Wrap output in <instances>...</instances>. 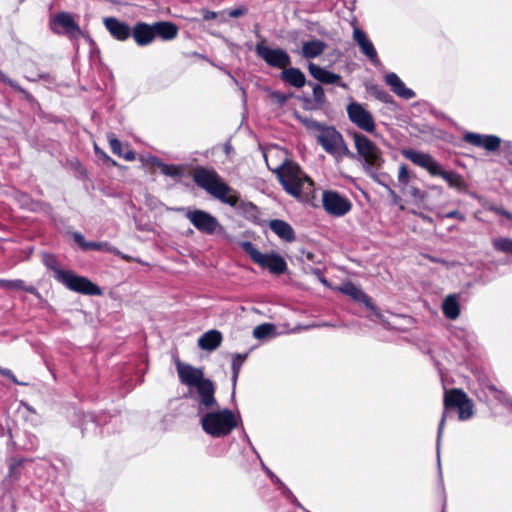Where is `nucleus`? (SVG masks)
I'll return each instance as SVG.
<instances>
[{"label":"nucleus","mask_w":512,"mask_h":512,"mask_svg":"<svg viewBox=\"0 0 512 512\" xmlns=\"http://www.w3.org/2000/svg\"><path fill=\"white\" fill-rule=\"evenodd\" d=\"M191 175L194 183L215 199L231 207L237 205L238 192L229 186L215 169L199 165L192 170Z\"/></svg>","instance_id":"obj_1"},{"label":"nucleus","mask_w":512,"mask_h":512,"mask_svg":"<svg viewBox=\"0 0 512 512\" xmlns=\"http://www.w3.org/2000/svg\"><path fill=\"white\" fill-rule=\"evenodd\" d=\"M179 380L182 384L196 387L200 397V404L205 408H213L218 406L215 398L214 383L204 377L201 368L193 367L190 364L183 363L177 356L174 359Z\"/></svg>","instance_id":"obj_2"},{"label":"nucleus","mask_w":512,"mask_h":512,"mask_svg":"<svg viewBox=\"0 0 512 512\" xmlns=\"http://www.w3.org/2000/svg\"><path fill=\"white\" fill-rule=\"evenodd\" d=\"M356 153L355 158L362 163L364 170L375 181H378V171L383 168L385 159L381 149L366 135L359 132H351Z\"/></svg>","instance_id":"obj_3"},{"label":"nucleus","mask_w":512,"mask_h":512,"mask_svg":"<svg viewBox=\"0 0 512 512\" xmlns=\"http://www.w3.org/2000/svg\"><path fill=\"white\" fill-rule=\"evenodd\" d=\"M401 154L415 165L427 170L431 176L442 177L451 188L461 189L464 186L463 178L458 173L444 170L430 154L414 149H403Z\"/></svg>","instance_id":"obj_4"},{"label":"nucleus","mask_w":512,"mask_h":512,"mask_svg":"<svg viewBox=\"0 0 512 512\" xmlns=\"http://www.w3.org/2000/svg\"><path fill=\"white\" fill-rule=\"evenodd\" d=\"M443 405L444 411L438 426V440L442 435L445 421L452 412H456L458 414V419L460 421L468 420L474 413L472 400L463 390L458 388L445 390Z\"/></svg>","instance_id":"obj_5"},{"label":"nucleus","mask_w":512,"mask_h":512,"mask_svg":"<svg viewBox=\"0 0 512 512\" xmlns=\"http://www.w3.org/2000/svg\"><path fill=\"white\" fill-rule=\"evenodd\" d=\"M200 422L202 429L214 438L225 437L238 426L234 412L228 408L208 412Z\"/></svg>","instance_id":"obj_6"},{"label":"nucleus","mask_w":512,"mask_h":512,"mask_svg":"<svg viewBox=\"0 0 512 512\" xmlns=\"http://www.w3.org/2000/svg\"><path fill=\"white\" fill-rule=\"evenodd\" d=\"M316 140L323 150L334 157L337 162L344 157L355 158V154L349 150L342 134L332 126L322 128L316 136Z\"/></svg>","instance_id":"obj_7"},{"label":"nucleus","mask_w":512,"mask_h":512,"mask_svg":"<svg viewBox=\"0 0 512 512\" xmlns=\"http://www.w3.org/2000/svg\"><path fill=\"white\" fill-rule=\"evenodd\" d=\"M274 172L284 190L295 197L301 195L303 183L310 181L308 176L302 172L300 166L289 160H285Z\"/></svg>","instance_id":"obj_8"},{"label":"nucleus","mask_w":512,"mask_h":512,"mask_svg":"<svg viewBox=\"0 0 512 512\" xmlns=\"http://www.w3.org/2000/svg\"><path fill=\"white\" fill-rule=\"evenodd\" d=\"M239 245L255 264L267 269L270 273L281 275L287 271V263L280 254L275 252L263 254L250 241H242Z\"/></svg>","instance_id":"obj_9"},{"label":"nucleus","mask_w":512,"mask_h":512,"mask_svg":"<svg viewBox=\"0 0 512 512\" xmlns=\"http://www.w3.org/2000/svg\"><path fill=\"white\" fill-rule=\"evenodd\" d=\"M59 283L79 294L90 296H99L102 294V290L98 285L94 284L87 277L76 275L71 270L59 273Z\"/></svg>","instance_id":"obj_10"},{"label":"nucleus","mask_w":512,"mask_h":512,"mask_svg":"<svg viewBox=\"0 0 512 512\" xmlns=\"http://www.w3.org/2000/svg\"><path fill=\"white\" fill-rule=\"evenodd\" d=\"M265 39L256 44L255 52L268 66L282 69L291 65L290 55L282 48H270L266 46Z\"/></svg>","instance_id":"obj_11"},{"label":"nucleus","mask_w":512,"mask_h":512,"mask_svg":"<svg viewBox=\"0 0 512 512\" xmlns=\"http://www.w3.org/2000/svg\"><path fill=\"white\" fill-rule=\"evenodd\" d=\"M185 217L199 232L203 234L213 235L217 231H222L224 229L215 216L204 210L187 209Z\"/></svg>","instance_id":"obj_12"},{"label":"nucleus","mask_w":512,"mask_h":512,"mask_svg":"<svg viewBox=\"0 0 512 512\" xmlns=\"http://www.w3.org/2000/svg\"><path fill=\"white\" fill-rule=\"evenodd\" d=\"M322 205L329 215L335 217L344 216L352 209L351 201L347 197L333 190L323 192Z\"/></svg>","instance_id":"obj_13"},{"label":"nucleus","mask_w":512,"mask_h":512,"mask_svg":"<svg viewBox=\"0 0 512 512\" xmlns=\"http://www.w3.org/2000/svg\"><path fill=\"white\" fill-rule=\"evenodd\" d=\"M53 33L65 34L70 39H77L82 35L79 24L74 20L72 14L68 12H59L50 23Z\"/></svg>","instance_id":"obj_14"},{"label":"nucleus","mask_w":512,"mask_h":512,"mask_svg":"<svg viewBox=\"0 0 512 512\" xmlns=\"http://www.w3.org/2000/svg\"><path fill=\"white\" fill-rule=\"evenodd\" d=\"M347 114L349 120L355 124L359 129L374 133L376 124L372 114L366 110L360 103L352 102L347 106Z\"/></svg>","instance_id":"obj_15"},{"label":"nucleus","mask_w":512,"mask_h":512,"mask_svg":"<svg viewBox=\"0 0 512 512\" xmlns=\"http://www.w3.org/2000/svg\"><path fill=\"white\" fill-rule=\"evenodd\" d=\"M308 71L314 79H316L322 84H337L341 88H348L347 85L344 82H342L341 75L328 71L325 68L313 62H309Z\"/></svg>","instance_id":"obj_16"},{"label":"nucleus","mask_w":512,"mask_h":512,"mask_svg":"<svg viewBox=\"0 0 512 512\" xmlns=\"http://www.w3.org/2000/svg\"><path fill=\"white\" fill-rule=\"evenodd\" d=\"M103 24L110 35L117 41L124 42L131 37L132 28L115 17H106Z\"/></svg>","instance_id":"obj_17"},{"label":"nucleus","mask_w":512,"mask_h":512,"mask_svg":"<svg viewBox=\"0 0 512 512\" xmlns=\"http://www.w3.org/2000/svg\"><path fill=\"white\" fill-rule=\"evenodd\" d=\"M131 37L140 47L150 45L155 40L153 23L136 22L132 27Z\"/></svg>","instance_id":"obj_18"},{"label":"nucleus","mask_w":512,"mask_h":512,"mask_svg":"<svg viewBox=\"0 0 512 512\" xmlns=\"http://www.w3.org/2000/svg\"><path fill=\"white\" fill-rule=\"evenodd\" d=\"M353 39L360 47L361 52L373 63L378 64L379 57L373 43L368 39L366 33L360 28H354Z\"/></svg>","instance_id":"obj_19"},{"label":"nucleus","mask_w":512,"mask_h":512,"mask_svg":"<svg viewBox=\"0 0 512 512\" xmlns=\"http://www.w3.org/2000/svg\"><path fill=\"white\" fill-rule=\"evenodd\" d=\"M385 82L389 85L392 91L403 99H411L415 97V92L405 86L403 81L398 77L397 74L390 72L385 75Z\"/></svg>","instance_id":"obj_20"},{"label":"nucleus","mask_w":512,"mask_h":512,"mask_svg":"<svg viewBox=\"0 0 512 512\" xmlns=\"http://www.w3.org/2000/svg\"><path fill=\"white\" fill-rule=\"evenodd\" d=\"M107 140L109 142L113 154L117 155L118 157L124 158L127 161H133L136 159L135 151L131 149L128 144L123 146V144L120 142V140L116 137L114 133H108Z\"/></svg>","instance_id":"obj_21"},{"label":"nucleus","mask_w":512,"mask_h":512,"mask_svg":"<svg viewBox=\"0 0 512 512\" xmlns=\"http://www.w3.org/2000/svg\"><path fill=\"white\" fill-rule=\"evenodd\" d=\"M269 228L283 241L293 242L296 239L293 227L286 221L281 219H273L269 221Z\"/></svg>","instance_id":"obj_22"},{"label":"nucleus","mask_w":512,"mask_h":512,"mask_svg":"<svg viewBox=\"0 0 512 512\" xmlns=\"http://www.w3.org/2000/svg\"><path fill=\"white\" fill-rule=\"evenodd\" d=\"M154 37L164 41L173 40L178 35V27L170 21H158L153 23Z\"/></svg>","instance_id":"obj_23"},{"label":"nucleus","mask_w":512,"mask_h":512,"mask_svg":"<svg viewBox=\"0 0 512 512\" xmlns=\"http://www.w3.org/2000/svg\"><path fill=\"white\" fill-rule=\"evenodd\" d=\"M280 78L285 83L295 87L302 88L308 82L306 81L305 74L299 69L295 67H286L280 74Z\"/></svg>","instance_id":"obj_24"},{"label":"nucleus","mask_w":512,"mask_h":512,"mask_svg":"<svg viewBox=\"0 0 512 512\" xmlns=\"http://www.w3.org/2000/svg\"><path fill=\"white\" fill-rule=\"evenodd\" d=\"M340 291L353 300L359 303H363L367 308L374 309L371 298L352 282L343 284V286L340 288Z\"/></svg>","instance_id":"obj_25"},{"label":"nucleus","mask_w":512,"mask_h":512,"mask_svg":"<svg viewBox=\"0 0 512 512\" xmlns=\"http://www.w3.org/2000/svg\"><path fill=\"white\" fill-rule=\"evenodd\" d=\"M223 340L222 333L216 329L209 330L205 332L198 339V346L202 350L213 351L217 349Z\"/></svg>","instance_id":"obj_26"},{"label":"nucleus","mask_w":512,"mask_h":512,"mask_svg":"<svg viewBox=\"0 0 512 512\" xmlns=\"http://www.w3.org/2000/svg\"><path fill=\"white\" fill-rule=\"evenodd\" d=\"M147 164H151L152 166L160 168L161 173L166 176L177 178L184 175V169L182 166L163 163L158 157L155 156L149 157Z\"/></svg>","instance_id":"obj_27"},{"label":"nucleus","mask_w":512,"mask_h":512,"mask_svg":"<svg viewBox=\"0 0 512 512\" xmlns=\"http://www.w3.org/2000/svg\"><path fill=\"white\" fill-rule=\"evenodd\" d=\"M73 239L80 246V248L84 251H105V252L113 251V249L109 243L86 241L84 236L79 232H76L73 234Z\"/></svg>","instance_id":"obj_28"},{"label":"nucleus","mask_w":512,"mask_h":512,"mask_svg":"<svg viewBox=\"0 0 512 512\" xmlns=\"http://www.w3.org/2000/svg\"><path fill=\"white\" fill-rule=\"evenodd\" d=\"M326 49V43L319 39L303 42L302 56L306 59H313L320 56Z\"/></svg>","instance_id":"obj_29"},{"label":"nucleus","mask_w":512,"mask_h":512,"mask_svg":"<svg viewBox=\"0 0 512 512\" xmlns=\"http://www.w3.org/2000/svg\"><path fill=\"white\" fill-rule=\"evenodd\" d=\"M0 288L7 290V291H16L21 290L25 291L27 293H30L35 296H39V292L33 285H26V283L21 279H15V280H7V279H0Z\"/></svg>","instance_id":"obj_30"},{"label":"nucleus","mask_w":512,"mask_h":512,"mask_svg":"<svg viewBox=\"0 0 512 512\" xmlns=\"http://www.w3.org/2000/svg\"><path fill=\"white\" fill-rule=\"evenodd\" d=\"M442 312L447 319L455 320L460 315V305L456 295H448L442 303Z\"/></svg>","instance_id":"obj_31"},{"label":"nucleus","mask_w":512,"mask_h":512,"mask_svg":"<svg viewBox=\"0 0 512 512\" xmlns=\"http://www.w3.org/2000/svg\"><path fill=\"white\" fill-rule=\"evenodd\" d=\"M365 88L367 93L375 97L377 100L385 104L393 103L392 96L382 86L373 83H366Z\"/></svg>","instance_id":"obj_32"},{"label":"nucleus","mask_w":512,"mask_h":512,"mask_svg":"<svg viewBox=\"0 0 512 512\" xmlns=\"http://www.w3.org/2000/svg\"><path fill=\"white\" fill-rule=\"evenodd\" d=\"M43 264L47 267V269L51 270L54 275V279L59 282V273L67 272L68 270L61 269L58 263V260L55 255L45 253L42 257Z\"/></svg>","instance_id":"obj_33"},{"label":"nucleus","mask_w":512,"mask_h":512,"mask_svg":"<svg viewBox=\"0 0 512 512\" xmlns=\"http://www.w3.org/2000/svg\"><path fill=\"white\" fill-rule=\"evenodd\" d=\"M414 177L415 175L410 173L408 167L405 164L400 165L397 179L399 186L401 187V191L403 193L406 192V189L409 186L411 179Z\"/></svg>","instance_id":"obj_34"},{"label":"nucleus","mask_w":512,"mask_h":512,"mask_svg":"<svg viewBox=\"0 0 512 512\" xmlns=\"http://www.w3.org/2000/svg\"><path fill=\"white\" fill-rule=\"evenodd\" d=\"M248 354H235L232 359L231 369H232V381L235 384L243 363L246 361Z\"/></svg>","instance_id":"obj_35"},{"label":"nucleus","mask_w":512,"mask_h":512,"mask_svg":"<svg viewBox=\"0 0 512 512\" xmlns=\"http://www.w3.org/2000/svg\"><path fill=\"white\" fill-rule=\"evenodd\" d=\"M307 85L312 88L314 103L318 107L324 105L326 102V96L323 87L320 84L311 81H308Z\"/></svg>","instance_id":"obj_36"},{"label":"nucleus","mask_w":512,"mask_h":512,"mask_svg":"<svg viewBox=\"0 0 512 512\" xmlns=\"http://www.w3.org/2000/svg\"><path fill=\"white\" fill-rule=\"evenodd\" d=\"M4 83L13 88L16 92L20 93L22 97L29 103L33 104L36 102V99L29 91L21 87L17 82L12 80L10 77H7Z\"/></svg>","instance_id":"obj_37"},{"label":"nucleus","mask_w":512,"mask_h":512,"mask_svg":"<svg viewBox=\"0 0 512 512\" xmlns=\"http://www.w3.org/2000/svg\"><path fill=\"white\" fill-rule=\"evenodd\" d=\"M501 139L495 135L482 136V147L488 151H495L499 148Z\"/></svg>","instance_id":"obj_38"},{"label":"nucleus","mask_w":512,"mask_h":512,"mask_svg":"<svg viewBox=\"0 0 512 512\" xmlns=\"http://www.w3.org/2000/svg\"><path fill=\"white\" fill-rule=\"evenodd\" d=\"M274 330V325L270 323H263L256 326L253 330V336L256 339H263L270 335Z\"/></svg>","instance_id":"obj_39"},{"label":"nucleus","mask_w":512,"mask_h":512,"mask_svg":"<svg viewBox=\"0 0 512 512\" xmlns=\"http://www.w3.org/2000/svg\"><path fill=\"white\" fill-rule=\"evenodd\" d=\"M493 246L496 250L512 255V239L496 238L493 240Z\"/></svg>","instance_id":"obj_40"},{"label":"nucleus","mask_w":512,"mask_h":512,"mask_svg":"<svg viewBox=\"0 0 512 512\" xmlns=\"http://www.w3.org/2000/svg\"><path fill=\"white\" fill-rule=\"evenodd\" d=\"M94 152L95 155L103 161L105 165L108 167H114L117 166V162L112 159L104 150L98 147L97 144H94Z\"/></svg>","instance_id":"obj_41"},{"label":"nucleus","mask_w":512,"mask_h":512,"mask_svg":"<svg viewBox=\"0 0 512 512\" xmlns=\"http://www.w3.org/2000/svg\"><path fill=\"white\" fill-rule=\"evenodd\" d=\"M235 207H237L239 210L243 211L245 214L255 215L258 213L257 206L252 202H246V201L239 200Z\"/></svg>","instance_id":"obj_42"},{"label":"nucleus","mask_w":512,"mask_h":512,"mask_svg":"<svg viewBox=\"0 0 512 512\" xmlns=\"http://www.w3.org/2000/svg\"><path fill=\"white\" fill-rule=\"evenodd\" d=\"M405 193L409 194V196L413 199L419 201H423L426 198V193L413 185H409Z\"/></svg>","instance_id":"obj_43"},{"label":"nucleus","mask_w":512,"mask_h":512,"mask_svg":"<svg viewBox=\"0 0 512 512\" xmlns=\"http://www.w3.org/2000/svg\"><path fill=\"white\" fill-rule=\"evenodd\" d=\"M302 124L307 127L308 129H316L319 132L322 130V128L325 127V125L309 118H300Z\"/></svg>","instance_id":"obj_44"},{"label":"nucleus","mask_w":512,"mask_h":512,"mask_svg":"<svg viewBox=\"0 0 512 512\" xmlns=\"http://www.w3.org/2000/svg\"><path fill=\"white\" fill-rule=\"evenodd\" d=\"M386 188H387L388 193H389V195H390V197H391V199H392V203H393L394 205L399 206V209H400V210H404V209H405V207H404V205L402 204V199H401V197H400V196H399V195H398V194H397L393 189H391L389 186H387V185H386Z\"/></svg>","instance_id":"obj_45"},{"label":"nucleus","mask_w":512,"mask_h":512,"mask_svg":"<svg viewBox=\"0 0 512 512\" xmlns=\"http://www.w3.org/2000/svg\"><path fill=\"white\" fill-rule=\"evenodd\" d=\"M464 140L474 146H480V134L478 133H467Z\"/></svg>","instance_id":"obj_46"},{"label":"nucleus","mask_w":512,"mask_h":512,"mask_svg":"<svg viewBox=\"0 0 512 512\" xmlns=\"http://www.w3.org/2000/svg\"><path fill=\"white\" fill-rule=\"evenodd\" d=\"M247 13V9L245 7H238L234 9H230L227 11V14L231 18H238Z\"/></svg>","instance_id":"obj_47"},{"label":"nucleus","mask_w":512,"mask_h":512,"mask_svg":"<svg viewBox=\"0 0 512 512\" xmlns=\"http://www.w3.org/2000/svg\"><path fill=\"white\" fill-rule=\"evenodd\" d=\"M273 97L277 100L278 103L280 104H283L285 103L289 98L290 96L287 95V94H284V93H281V92H275L273 94Z\"/></svg>","instance_id":"obj_48"},{"label":"nucleus","mask_w":512,"mask_h":512,"mask_svg":"<svg viewBox=\"0 0 512 512\" xmlns=\"http://www.w3.org/2000/svg\"><path fill=\"white\" fill-rule=\"evenodd\" d=\"M202 16H203V19L206 20V21H209V20H214L217 18V13L214 12V11H210V10H203L202 12Z\"/></svg>","instance_id":"obj_49"},{"label":"nucleus","mask_w":512,"mask_h":512,"mask_svg":"<svg viewBox=\"0 0 512 512\" xmlns=\"http://www.w3.org/2000/svg\"><path fill=\"white\" fill-rule=\"evenodd\" d=\"M446 217L448 218H459V219H463V216L461 215V213L457 210H454V211H451L449 213L446 214Z\"/></svg>","instance_id":"obj_50"},{"label":"nucleus","mask_w":512,"mask_h":512,"mask_svg":"<svg viewBox=\"0 0 512 512\" xmlns=\"http://www.w3.org/2000/svg\"><path fill=\"white\" fill-rule=\"evenodd\" d=\"M496 212L500 215H503L505 217H507L508 219L512 220V214L505 211V210H502V209H496Z\"/></svg>","instance_id":"obj_51"},{"label":"nucleus","mask_w":512,"mask_h":512,"mask_svg":"<svg viewBox=\"0 0 512 512\" xmlns=\"http://www.w3.org/2000/svg\"><path fill=\"white\" fill-rule=\"evenodd\" d=\"M7 75L0 69V82H3L7 79Z\"/></svg>","instance_id":"obj_52"},{"label":"nucleus","mask_w":512,"mask_h":512,"mask_svg":"<svg viewBox=\"0 0 512 512\" xmlns=\"http://www.w3.org/2000/svg\"><path fill=\"white\" fill-rule=\"evenodd\" d=\"M430 260H431L432 262H435V263H443V260L436 259V258H433V257H430Z\"/></svg>","instance_id":"obj_53"},{"label":"nucleus","mask_w":512,"mask_h":512,"mask_svg":"<svg viewBox=\"0 0 512 512\" xmlns=\"http://www.w3.org/2000/svg\"><path fill=\"white\" fill-rule=\"evenodd\" d=\"M307 258H308V259H311V258H312V254H311V253H308V254H307Z\"/></svg>","instance_id":"obj_54"}]
</instances>
